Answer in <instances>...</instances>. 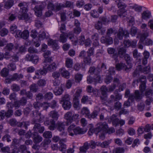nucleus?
I'll return each instance as SVG.
<instances>
[{"label": "nucleus", "mask_w": 153, "mask_h": 153, "mask_svg": "<svg viewBox=\"0 0 153 153\" xmlns=\"http://www.w3.org/2000/svg\"><path fill=\"white\" fill-rule=\"evenodd\" d=\"M47 71L46 69L43 68V69L36 70L35 72V74L36 75L41 76L42 75H45L47 73Z\"/></svg>", "instance_id": "nucleus-28"}, {"label": "nucleus", "mask_w": 153, "mask_h": 153, "mask_svg": "<svg viewBox=\"0 0 153 153\" xmlns=\"http://www.w3.org/2000/svg\"><path fill=\"white\" fill-rule=\"evenodd\" d=\"M14 48L13 44L12 43L7 44L4 48V49L5 51H11Z\"/></svg>", "instance_id": "nucleus-38"}, {"label": "nucleus", "mask_w": 153, "mask_h": 153, "mask_svg": "<svg viewBox=\"0 0 153 153\" xmlns=\"http://www.w3.org/2000/svg\"><path fill=\"white\" fill-rule=\"evenodd\" d=\"M59 72L63 77L66 79L69 78L71 75L70 73L65 68H60L59 69Z\"/></svg>", "instance_id": "nucleus-19"}, {"label": "nucleus", "mask_w": 153, "mask_h": 153, "mask_svg": "<svg viewBox=\"0 0 153 153\" xmlns=\"http://www.w3.org/2000/svg\"><path fill=\"white\" fill-rule=\"evenodd\" d=\"M13 0H7L4 3V7L6 9H9L13 5Z\"/></svg>", "instance_id": "nucleus-34"}, {"label": "nucleus", "mask_w": 153, "mask_h": 153, "mask_svg": "<svg viewBox=\"0 0 153 153\" xmlns=\"http://www.w3.org/2000/svg\"><path fill=\"white\" fill-rule=\"evenodd\" d=\"M101 94L103 97H106V92L108 91V89L106 86H103L100 88Z\"/></svg>", "instance_id": "nucleus-51"}, {"label": "nucleus", "mask_w": 153, "mask_h": 153, "mask_svg": "<svg viewBox=\"0 0 153 153\" xmlns=\"http://www.w3.org/2000/svg\"><path fill=\"white\" fill-rule=\"evenodd\" d=\"M52 61V57H50L49 59H47L45 60H44L42 63L43 68L46 69L47 71H53L55 70L56 66L55 63L53 62L52 64H50Z\"/></svg>", "instance_id": "nucleus-7"}, {"label": "nucleus", "mask_w": 153, "mask_h": 153, "mask_svg": "<svg viewBox=\"0 0 153 153\" xmlns=\"http://www.w3.org/2000/svg\"><path fill=\"white\" fill-rule=\"evenodd\" d=\"M85 132L83 130L79 127H77L75 128V129L74 130L73 134H74L77 135V134H84Z\"/></svg>", "instance_id": "nucleus-33"}, {"label": "nucleus", "mask_w": 153, "mask_h": 153, "mask_svg": "<svg viewBox=\"0 0 153 153\" xmlns=\"http://www.w3.org/2000/svg\"><path fill=\"white\" fill-rule=\"evenodd\" d=\"M66 35L65 33H62L60 35L59 38V41L60 42L64 43L66 42L67 39Z\"/></svg>", "instance_id": "nucleus-50"}, {"label": "nucleus", "mask_w": 153, "mask_h": 153, "mask_svg": "<svg viewBox=\"0 0 153 153\" xmlns=\"http://www.w3.org/2000/svg\"><path fill=\"white\" fill-rule=\"evenodd\" d=\"M65 124L63 122L58 121L56 123V126L57 129L60 131L62 132L60 134V135L63 136H66L67 134V132H63L65 129Z\"/></svg>", "instance_id": "nucleus-12"}, {"label": "nucleus", "mask_w": 153, "mask_h": 153, "mask_svg": "<svg viewBox=\"0 0 153 153\" xmlns=\"http://www.w3.org/2000/svg\"><path fill=\"white\" fill-rule=\"evenodd\" d=\"M99 142H95V141L91 140L89 144V146L92 149H94L96 147V146H98V143Z\"/></svg>", "instance_id": "nucleus-55"}, {"label": "nucleus", "mask_w": 153, "mask_h": 153, "mask_svg": "<svg viewBox=\"0 0 153 153\" xmlns=\"http://www.w3.org/2000/svg\"><path fill=\"white\" fill-rule=\"evenodd\" d=\"M108 125L105 122H100L97 125L95 128L96 134L100 132L99 136L100 139H103L105 137V133L108 128Z\"/></svg>", "instance_id": "nucleus-4"}, {"label": "nucleus", "mask_w": 153, "mask_h": 153, "mask_svg": "<svg viewBox=\"0 0 153 153\" xmlns=\"http://www.w3.org/2000/svg\"><path fill=\"white\" fill-rule=\"evenodd\" d=\"M34 143H39L42 140V138L38 134L34 132L33 133L32 136Z\"/></svg>", "instance_id": "nucleus-18"}, {"label": "nucleus", "mask_w": 153, "mask_h": 153, "mask_svg": "<svg viewBox=\"0 0 153 153\" xmlns=\"http://www.w3.org/2000/svg\"><path fill=\"white\" fill-rule=\"evenodd\" d=\"M29 32L27 30H25L22 32L21 31L20 35L21 36L19 37H21L24 39H26L28 38L29 36Z\"/></svg>", "instance_id": "nucleus-32"}, {"label": "nucleus", "mask_w": 153, "mask_h": 153, "mask_svg": "<svg viewBox=\"0 0 153 153\" xmlns=\"http://www.w3.org/2000/svg\"><path fill=\"white\" fill-rule=\"evenodd\" d=\"M47 9L55 12L59 11L62 7H64V5L61 3H57L54 4L52 0H47Z\"/></svg>", "instance_id": "nucleus-6"}, {"label": "nucleus", "mask_w": 153, "mask_h": 153, "mask_svg": "<svg viewBox=\"0 0 153 153\" xmlns=\"http://www.w3.org/2000/svg\"><path fill=\"white\" fill-rule=\"evenodd\" d=\"M148 33L146 32L144 33H143L141 34L140 35V42L143 43V42H144L145 40L146 39V37H148Z\"/></svg>", "instance_id": "nucleus-43"}, {"label": "nucleus", "mask_w": 153, "mask_h": 153, "mask_svg": "<svg viewBox=\"0 0 153 153\" xmlns=\"http://www.w3.org/2000/svg\"><path fill=\"white\" fill-rule=\"evenodd\" d=\"M129 33L126 30H124L122 28H120L117 33V36L120 40L123 39V36L125 37H128L129 36Z\"/></svg>", "instance_id": "nucleus-15"}, {"label": "nucleus", "mask_w": 153, "mask_h": 153, "mask_svg": "<svg viewBox=\"0 0 153 153\" xmlns=\"http://www.w3.org/2000/svg\"><path fill=\"white\" fill-rule=\"evenodd\" d=\"M111 140L105 141L102 143L99 142L98 143V146H100L102 148H106L111 143Z\"/></svg>", "instance_id": "nucleus-37"}, {"label": "nucleus", "mask_w": 153, "mask_h": 153, "mask_svg": "<svg viewBox=\"0 0 153 153\" xmlns=\"http://www.w3.org/2000/svg\"><path fill=\"white\" fill-rule=\"evenodd\" d=\"M48 115L49 117H51L54 120H57L59 116L58 112L55 111H53L50 112L48 114Z\"/></svg>", "instance_id": "nucleus-26"}, {"label": "nucleus", "mask_w": 153, "mask_h": 153, "mask_svg": "<svg viewBox=\"0 0 153 153\" xmlns=\"http://www.w3.org/2000/svg\"><path fill=\"white\" fill-rule=\"evenodd\" d=\"M108 73H107L106 78L105 79V82L107 84L109 83L111 81L112 78L111 76V75L115 74V68L113 67H110L108 71Z\"/></svg>", "instance_id": "nucleus-11"}, {"label": "nucleus", "mask_w": 153, "mask_h": 153, "mask_svg": "<svg viewBox=\"0 0 153 153\" xmlns=\"http://www.w3.org/2000/svg\"><path fill=\"white\" fill-rule=\"evenodd\" d=\"M139 80L141 82V84L140 85L139 87L141 91V93H140V94H142L143 97V93L146 88V77L144 76H141L140 79Z\"/></svg>", "instance_id": "nucleus-14"}, {"label": "nucleus", "mask_w": 153, "mask_h": 153, "mask_svg": "<svg viewBox=\"0 0 153 153\" xmlns=\"http://www.w3.org/2000/svg\"><path fill=\"white\" fill-rule=\"evenodd\" d=\"M61 102H63L62 106L65 110H69L71 108V104L68 100L64 99L63 101H60V103Z\"/></svg>", "instance_id": "nucleus-21"}, {"label": "nucleus", "mask_w": 153, "mask_h": 153, "mask_svg": "<svg viewBox=\"0 0 153 153\" xmlns=\"http://www.w3.org/2000/svg\"><path fill=\"white\" fill-rule=\"evenodd\" d=\"M1 150L3 153H9L11 151L8 146L3 147L1 148Z\"/></svg>", "instance_id": "nucleus-64"}, {"label": "nucleus", "mask_w": 153, "mask_h": 153, "mask_svg": "<svg viewBox=\"0 0 153 153\" xmlns=\"http://www.w3.org/2000/svg\"><path fill=\"white\" fill-rule=\"evenodd\" d=\"M9 71L8 69L4 68H3L0 71V74L2 77H6L8 74Z\"/></svg>", "instance_id": "nucleus-45"}, {"label": "nucleus", "mask_w": 153, "mask_h": 153, "mask_svg": "<svg viewBox=\"0 0 153 153\" xmlns=\"http://www.w3.org/2000/svg\"><path fill=\"white\" fill-rule=\"evenodd\" d=\"M125 96L126 98L128 97V100H130L132 102L134 101V100L138 102L142 98V94H140L138 90H135L134 94H130L129 90L127 89L125 91Z\"/></svg>", "instance_id": "nucleus-2"}, {"label": "nucleus", "mask_w": 153, "mask_h": 153, "mask_svg": "<svg viewBox=\"0 0 153 153\" xmlns=\"http://www.w3.org/2000/svg\"><path fill=\"white\" fill-rule=\"evenodd\" d=\"M34 10L36 15L38 17H40L42 15V10L38 5L36 6Z\"/></svg>", "instance_id": "nucleus-27"}, {"label": "nucleus", "mask_w": 153, "mask_h": 153, "mask_svg": "<svg viewBox=\"0 0 153 153\" xmlns=\"http://www.w3.org/2000/svg\"><path fill=\"white\" fill-rule=\"evenodd\" d=\"M119 83V79L117 78H114V79L113 83L112 85L110 86L108 88L109 91H112L115 88L117 85Z\"/></svg>", "instance_id": "nucleus-25"}, {"label": "nucleus", "mask_w": 153, "mask_h": 153, "mask_svg": "<svg viewBox=\"0 0 153 153\" xmlns=\"http://www.w3.org/2000/svg\"><path fill=\"white\" fill-rule=\"evenodd\" d=\"M73 59L67 58L65 60V66L68 68H71L73 66Z\"/></svg>", "instance_id": "nucleus-35"}, {"label": "nucleus", "mask_w": 153, "mask_h": 153, "mask_svg": "<svg viewBox=\"0 0 153 153\" xmlns=\"http://www.w3.org/2000/svg\"><path fill=\"white\" fill-rule=\"evenodd\" d=\"M39 39L40 40H43L46 38V33L43 30H40L39 33Z\"/></svg>", "instance_id": "nucleus-52"}, {"label": "nucleus", "mask_w": 153, "mask_h": 153, "mask_svg": "<svg viewBox=\"0 0 153 153\" xmlns=\"http://www.w3.org/2000/svg\"><path fill=\"white\" fill-rule=\"evenodd\" d=\"M51 142V141L50 139H45L40 144L41 146L43 147L45 149H46L48 145Z\"/></svg>", "instance_id": "nucleus-36"}, {"label": "nucleus", "mask_w": 153, "mask_h": 153, "mask_svg": "<svg viewBox=\"0 0 153 153\" xmlns=\"http://www.w3.org/2000/svg\"><path fill=\"white\" fill-rule=\"evenodd\" d=\"M57 42V41L50 39L48 41V44L49 45L51 46L54 50L57 49L59 48Z\"/></svg>", "instance_id": "nucleus-22"}, {"label": "nucleus", "mask_w": 153, "mask_h": 153, "mask_svg": "<svg viewBox=\"0 0 153 153\" xmlns=\"http://www.w3.org/2000/svg\"><path fill=\"white\" fill-rule=\"evenodd\" d=\"M53 97V94L50 92L46 93L44 97V98L46 100H50L52 99Z\"/></svg>", "instance_id": "nucleus-46"}, {"label": "nucleus", "mask_w": 153, "mask_h": 153, "mask_svg": "<svg viewBox=\"0 0 153 153\" xmlns=\"http://www.w3.org/2000/svg\"><path fill=\"white\" fill-rule=\"evenodd\" d=\"M101 70L100 69L98 70L97 68L95 69L94 67H91L90 68L89 72L91 74L94 73L95 74H97Z\"/></svg>", "instance_id": "nucleus-54"}, {"label": "nucleus", "mask_w": 153, "mask_h": 153, "mask_svg": "<svg viewBox=\"0 0 153 153\" xmlns=\"http://www.w3.org/2000/svg\"><path fill=\"white\" fill-rule=\"evenodd\" d=\"M86 91L88 93H91L93 92L94 94H95L98 92L97 90H94L92 87L91 85L87 86L86 88Z\"/></svg>", "instance_id": "nucleus-49"}, {"label": "nucleus", "mask_w": 153, "mask_h": 153, "mask_svg": "<svg viewBox=\"0 0 153 153\" xmlns=\"http://www.w3.org/2000/svg\"><path fill=\"white\" fill-rule=\"evenodd\" d=\"M81 113L83 115H85V117L89 119L95 118L98 114L97 111H94L91 114H90L89 110L85 107H84L82 108Z\"/></svg>", "instance_id": "nucleus-9"}, {"label": "nucleus", "mask_w": 153, "mask_h": 153, "mask_svg": "<svg viewBox=\"0 0 153 153\" xmlns=\"http://www.w3.org/2000/svg\"><path fill=\"white\" fill-rule=\"evenodd\" d=\"M76 125L74 124H72L70 125L68 128V131L69 135L71 136H73L74 130L75 129Z\"/></svg>", "instance_id": "nucleus-31"}, {"label": "nucleus", "mask_w": 153, "mask_h": 153, "mask_svg": "<svg viewBox=\"0 0 153 153\" xmlns=\"http://www.w3.org/2000/svg\"><path fill=\"white\" fill-rule=\"evenodd\" d=\"M79 118V114L74 113L71 111L66 112L64 116V118L66 120V124L67 126L70 125L73 122L78 120Z\"/></svg>", "instance_id": "nucleus-3"}, {"label": "nucleus", "mask_w": 153, "mask_h": 153, "mask_svg": "<svg viewBox=\"0 0 153 153\" xmlns=\"http://www.w3.org/2000/svg\"><path fill=\"white\" fill-rule=\"evenodd\" d=\"M35 125L33 128V130L36 131H39L40 133H42L45 130L44 127L41 126L40 124L37 123L36 122L33 123Z\"/></svg>", "instance_id": "nucleus-20"}, {"label": "nucleus", "mask_w": 153, "mask_h": 153, "mask_svg": "<svg viewBox=\"0 0 153 153\" xmlns=\"http://www.w3.org/2000/svg\"><path fill=\"white\" fill-rule=\"evenodd\" d=\"M83 62L85 65H90L91 62V59L90 56L87 55L83 59Z\"/></svg>", "instance_id": "nucleus-41"}, {"label": "nucleus", "mask_w": 153, "mask_h": 153, "mask_svg": "<svg viewBox=\"0 0 153 153\" xmlns=\"http://www.w3.org/2000/svg\"><path fill=\"white\" fill-rule=\"evenodd\" d=\"M18 6L20 7V10L18 16L19 19H24L28 21L30 18L28 16L27 12V6L26 4L21 3L19 4Z\"/></svg>", "instance_id": "nucleus-1"}, {"label": "nucleus", "mask_w": 153, "mask_h": 153, "mask_svg": "<svg viewBox=\"0 0 153 153\" xmlns=\"http://www.w3.org/2000/svg\"><path fill=\"white\" fill-rule=\"evenodd\" d=\"M10 32L15 35L16 37L21 36V30L17 29V27L15 25H11L10 27Z\"/></svg>", "instance_id": "nucleus-17"}, {"label": "nucleus", "mask_w": 153, "mask_h": 153, "mask_svg": "<svg viewBox=\"0 0 153 153\" xmlns=\"http://www.w3.org/2000/svg\"><path fill=\"white\" fill-rule=\"evenodd\" d=\"M28 125V123L26 122H23L21 123H18L17 126L20 127H24L26 129H27V126Z\"/></svg>", "instance_id": "nucleus-56"}, {"label": "nucleus", "mask_w": 153, "mask_h": 153, "mask_svg": "<svg viewBox=\"0 0 153 153\" xmlns=\"http://www.w3.org/2000/svg\"><path fill=\"white\" fill-rule=\"evenodd\" d=\"M73 102V106L74 108L77 110L81 108V105L79 104V98L74 97Z\"/></svg>", "instance_id": "nucleus-24"}, {"label": "nucleus", "mask_w": 153, "mask_h": 153, "mask_svg": "<svg viewBox=\"0 0 153 153\" xmlns=\"http://www.w3.org/2000/svg\"><path fill=\"white\" fill-rule=\"evenodd\" d=\"M23 76L21 74H18L17 73L14 74L11 78V79L13 81H18L23 78Z\"/></svg>", "instance_id": "nucleus-30"}, {"label": "nucleus", "mask_w": 153, "mask_h": 153, "mask_svg": "<svg viewBox=\"0 0 153 153\" xmlns=\"http://www.w3.org/2000/svg\"><path fill=\"white\" fill-rule=\"evenodd\" d=\"M33 122L35 123L37 122H42L44 120L45 117L42 115L38 111H33Z\"/></svg>", "instance_id": "nucleus-10"}, {"label": "nucleus", "mask_w": 153, "mask_h": 153, "mask_svg": "<svg viewBox=\"0 0 153 153\" xmlns=\"http://www.w3.org/2000/svg\"><path fill=\"white\" fill-rule=\"evenodd\" d=\"M82 92V89L80 88H78L74 95V97L76 98H80V95Z\"/></svg>", "instance_id": "nucleus-58"}, {"label": "nucleus", "mask_w": 153, "mask_h": 153, "mask_svg": "<svg viewBox=\"0 0 153 153\" xmlns=\"http://www.w3.org/2000/svg\"><path fill=\"white\" fill-rule=\"evenodd\" d=\"M116 4L117 5L118 7L120 9L118 11V15L121 17L123 18L126 17V10L125 9L126 7V5L123 3L121 0H114Z\"/></svg>", "instance_id": "nucleus-8"}, {"label": "nucleus", "mask_w": 153, "mask_h": 153, "mask_svg": "<svg viewBox=\"0 0 153 153\" xmlns=\"http://www.w3.org/2000/svg\"><path fill=\"white\" fill-rule=\"evenodd\" d=\"M151 16V13L148 10L144 11L141 14V18L144 20H147Z\"/></svg>", "instance_id": "nucleus-23"}, {"label": "nucleus", "mask_w": 153, "mask_h": 153, "mask_svg": "<svg viewBox=\"0 0 153 153\" xmlns=\"http://www.w3.org/2000/svg\"><path fill=\"white\" fill-rule=\"evenodd\" d=\"M137 32V28L134 27H132L130 30V34L132 36H135Z\"/></svg>", "instance_id": "nucleus-63"}, {"label": "nucleus", "mask_w": 153, "mask_h": 153, "mask_svg": "<svg viewBox=\"0 0 153 153\" xmlns=\"http://www.w3.org/2000/svg\"><path fill=\"white\" fill-rule=\"evenodd\" d=\"M63 91V89L62 86L56 87L53 90V92L56 95H61Z\"/></svg>", "instance_id": "nucleus-29"}, {"label": "nucleus", "mask_w": 153, "mask_h": 153, "mask_svg": "<svg viewBox=\"0 0 153 153\" xmlns=\"http://www.w3.org/2000/svg\"><path fill=\"white\" fill-rule=\"evenodd\" d=\"M2 111H4V119L5 116L7 117H9L13 115V111L11 109H8L7 112H6L4 110H2Z\"/></svg>", "instance_id": "nucleus-44"}, {"label": "nucleus", "mask_w": 153, "mask_h": 153, "mask_svg": "<svg viewBox=\"0 0 153 153\" xmlns=\"http://www.w3.org/2000/svg\"><path fill=\"white\" fill-rule=\"evenodd\" d=\"M90 14L94 18H98L100 15L97 11L95 10H92L91 11Z\"/></svg>", "instance_id": "nucleus-57"}, {"label": "nucleus", "mask_w": 153, "mask_h": 153, "mask_svg": "<svg viewBox=\"0 0 153 153\" xmlns=\"http://www.w3.org/2000/svg\"><path fill=\"white\" fill-rule=\"evenodd\" d=\"M126 52V50L125 48H119L118 51V54L120 57H123L124 56V54Z\"/></svg>", "instance_id": "nucleus-48"}, {"label": "nucleus", "mask_w": 153, "mask_h": 153, "mask_svg": "<svg viewBox=\"0 0 153 153\" xmlns=\"http://www.w3.org/2000/svg\"><path fill=\"white\" fill-rule=\"evenodd\" d=\"M59 143L60 145L59 147V149L60 151L62 152L66 149V145L61 142V141H59Z\"/></svg>", "instance_id": "nucleus-59"}, {"label": "nucleus", "mask_w": 153, "mask_h": 153, "mask_svg": "<svg viewBox=\"0 0 153 153\" xmlns=\"http://www.w3.org/2000/svg\"><path fill=\"white\" fill-rule=\"evenodd\" d=\"M18 149L22 153H26L28 151L27 150L26 147L24 145L20 146Z\"/></svg>", "instance_id": "nucleus-53"}, {"label": "nucleus", "mask_w": 153, "mask_h": 153, "mask_svg": "<svg viewBox=\"0 0 153 153\" xmlns=\"http://www.w3.org/2000/svg\"><path fill=\"white\" fill-rule=\"evenodd\" d=\"M83 75L80 74H77L74 76V79L76 82L79 83L82 79Z\"/></svg>", "instance_id": "nucleus-47"}, {"label": "nucleus", "mask_w": 153, "mask_h": 153, "mask_svg": "<svg viewBox=\"0 0 153 153\" xmlns=\"http://www.w3.org/2000/svg\"><path fill=\"white\" fill-rule=\"evenodd\" d=\"M18 53L14 54L11 56L10 60L14 62H16L19 61V57Z\"/></svg>", "instance_id": "nucleus-42"}, {"label": "nucleus", "mask_w": 153, "mask_h": 153, "mask_svg": "<svg viewBox=\"0 0 153 153\" xmlns=\"http://www.w3.org/2000/svg\"><path fill=\"white\" fill-rule=\"evenodd\" d=\"M7 67L9 70L11 71H13L16 69L15 64L13 62L9 63Z\"/></svg>", "instance_id": "nucleus-61"}, {"label": "nucleus", "mask_w": 153, "mask_h": 153, "mask_svg": "<svg viewBox=\"0 0 153 153\" xmlns=\"http://www.w3.org/2000/svg\"><path fill=\"white\" fill-rule=\"evenodd\" d=\"M25 59L26 61H31L34 64H36L39 60V57L35 54L31 55L30 54H27Z\"/></svg>", "instance_id": "nucleus-13"}, {"label": "nucleus", "mask_w": 153, "mask_h": 153, "mask_svg": "<svg viewBox=\"0 0 153 153\" xmlns=\"http://www.w3.org/2000/svg\"><path fill=\"white\" fill-rule=\"evenodd\" d=\"M124 56L126 61L127 65L124 63H120L116 65V68L119 70H120L122 69H124L125 71H127L128 70L131 68L132 67L131 63V59L130 56L128 54H126Z\"/></svg>", "instance_id": "nucleus-5"}, {"label": "nucleus", "mask_w": 153, "mask_h": 153, "mask_svg": "<svg viewBox=\"0 0 153 153\" xmlns=\"http://www.w3.org/2000/svg\"><path fill=\"white\" fill-rule=\"evenodd\" d=\"M45 125L48 126V129L51 131L54 130L56 128V124L53 119H51L50 120H47L44 122Z\"/></svg>", "instance_id": "nucleus-16"}, {"label": "nucleus", "mask_w": 153, "mask_h": 153, "mask_svg": "<svg viewBox=\"0 0 153 153\" xmlns=\"http://www.w3.org/2000/svg\"><path fill=\"white\" fill-rule=\"evenodd\" d=\"M153 94V90L148 88L146 89L145 92V95L146 96V98L152 97Z\"/></svg>", "instance_id": "nucleus-40"}, {"label": "nucleus", "mask_w": 153, "mask_h": 153, "mask_svg": "<svg viewBox=\"0 0 153 153\" xmlns=\"http://www.w3.org/2000/svg\"><path fill=\"white\" fill-rule=\"evenodd\" d=\"M124 149L122 147H118L114 148L113 150V153H124Z\"/></svg>", "instance_id": "nucleus-39"}, {"label": "nucleus", "mask_w": 153, "mask_h": 153, "mask_svg": "<svg viewBox=\"0 0 153 153\" xmlns=\"http://www.w3.org/2000/svg\"><path fill=\"white\" fill-rule=\"evenodd\" d=\"M43 136L45 138H51L52 137V133L49 131H46L43 134Z\"/></svg>", "instance_id": "nucleus-62"}, {"label": "nucleus", "mask_w": 153, "mask_h": 153, "mask_svg": "<svg viewBox=\"0 0 153 153\" xmlns=\"http://www.w3.org/2000/svg\"><path fill=\"white\" fill-rule=\"evenodd\" d=\"M95 28L98 30H100L102 27V23L101 21H98L95 24Z\"/></svg>", "instance_id": "nucleus-60"}]
</instances>
